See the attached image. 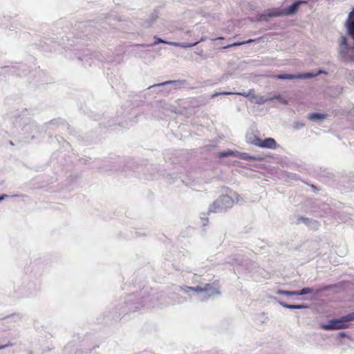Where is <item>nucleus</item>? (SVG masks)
<instances>
[{"instance_id": "nucleus-3", "label": "nucleus", "mask_w": 354, "mask_h": 354, "mask_svg": "<svg viewBox=\"0 0 354 354\" xmlns=\"http://www.w3.org/2000/svg\"><path fill=\"white\" fill-rule=\"evenodd\" d=\"M323 72L322 71H319V72L316 74H313L311 73H307L301 75H290V74H285V75H279L278 76L279 79L281 80H286V79H307V78H311L313 77H315Z\"/></svg>"}, {"instance_id": "nucleus-9", "label": "nucleus", "mask_w": 354, "mask_h": 354, "mask_svg": "<svg viewBox=\"0 0 354 354\" xmlns=\"http://www.w3.org/2000/svg\"><path fill=\"white\" fill-rule=\"evenodd\" d=\"M235 156H238V157L241 158V159L245 160H257L256 158H254L252 156H250L247 153H239V151H236Z\"/></svg>"}, {"instance_id": "nucleus-21", "label": "nucleus", "mask_w": 354, "mask_h": 354, "mask_svg": "<svg viewBox=\"0 0 354 354\" xmlns=\"http://www.w3.org/2000/svg\"><path fill=\"white\" fill-rule=\"evenodd\" d=\"M311 188L315 191V192H317L318 191L319 189H317V187L315 185H310Z\"/></svg>"}, {"instance_id": "nucleus-1", "label": "nucleus", "mask_w": 354, "mask_h": 354, "mask_svg": "<svg viewBox=\"0 0 354 354\" xmlns=\"http://www.w3.org/2000/svg\"><path fill=\"white\" fill-rule=\"evenodd\" d=\"M306 3L307 1H306L300 0L295 2L290 7L283 10H279L278 9L269 10L266 14L261 15L260 16V19L262 21H267L269 17L292 15L297 11L299 6L301 4Z\"/></svg>"}, {"instance_id": "nucleus-13", "label": "nucleus", "mask_w": 354, "mask_h": 354, "mask_svg": "<svg viewBox=\"0 0 354 354\" xmlns=\"http://www.w3.org/2000/svg\"><path fill=\"white\" fill-rule=\"evenodd\" d=\"M250 142L254 145L261 147L263 140H261L260 138L257 136H254L252 140Z\"/></svg>"}, {"instance_id": "nucleus-12", "label": "nucleus", "mask_w": 354, "mask_h": 354, "mask_svg": "<svg viewBox=\"0 0 354 354\" xmlns=\"http://www.w3.org/2000/svg\"><path fill=\"white\" fill-rule=\"evenodd\" d=\"M313 290L310 288H304L300 291H295L296 296L304 295L313 292Z\"/></svg>"}, {"instance_id": "nucleus-6", "label": "nucleus", "mask_w": 354, "mask_h": 354, "mask_svg": "<svg viewBox=\"0 0 354 354\" xmlns=\"http://www.w3.org/2000/svg\"><path fill=\"white\" fill-rule=\"evenodd\" d=\"M262 38L261 37H259L257 39H250L247 41H241V42H234V43H232L231 44H228L226 46H224L223 48H231V47H234V46H241V45H243V44H251V43H253V42H256V41H261Z\"/></svg>"}, {"instance_id": "nucleus-15", "label": "nucleus", "mask_w": 354, "mask_h": 354, "mask_svg": "<svg viewBox=\"0 0 354 354\" xmlns=\"http://www.w3.org/2000/svg\"><path fill=\"white\" fill-rule=\"evenodd\" d=\"M236 151H233L232 150H228L227 151H222L218 153L219 158L227 157L231 156H235Z\"/></svg>"}, {"instance_id": "nucleus-11", "label": "nucleus", "mask_w": 354, "mask_h": 354, "mask_svg": "<svg viewBox=\"0 0 354 354\" xmlns=\"http://www.w3.org/2000/svg\"><path fill=\"white\" fill-rule=\"evenodd\" d=\"M280 304L283 307L289 308V309H301V308H306V306L304 305H292V304H286L283 302H280Z\"/></svg>"}, {"instance_id": "nucleus-4", "label": "nucleus", "mask_w": 354, "mask_h": 354, "mask_svg": "<svg viewBox=\"0 0 354 354\" xmlns=\"http://www.w3.org/2000/svg\"><path fill=\"white\" fill-rule=\"evenodd\" d=\"M203 292H207L209 296L220 294L218 281H216L212 283H206L203 287Z\"/></svg>"}, {"instance_id": "nucleus-18", "label": "nucleus", "mask_w": 354, "mask_h": 354, "mask_svg": "<svg viewBox=\"0 0 354 354\" xmlns=\"http://www.w3.org/2000/svg\"><path fill=\"white\" fill-rule=\"evenodd\" d=\"M354 17V9L350 12V15H349V18H348V24H349V22L351 21H354V20H352V19Z\"/></svg>"}, {"instance_id": "nucleus-10", "label": "nucleus", "mask_w": 354, "mask_h": 354, "mask_svg": "<svg viewBox=\"0 0 354 354\" xmlns=\"http://www.w3.org/2000/svg\"><path fill=\"white\" fill-rule=\"evenodd\" d=\"M326 118V115L322 113H311L309 115L308 118L311 120H322Z\"/></svg>"}, {"instance_id": "nucleus-14", "label": "nucleus", "mask_w": 354, "mask_h": 354, "mask_svg": "<svg viewBox=\"0 0 354 354\" xmlns=\"http://www.w3.org/2000/svg\"><path fill=\"white\" fill-rule=\"evenodd\" d=\"M184 290H190L196 292H202L204 291L203 287L201 286H196V287H190V286H185L184 288H182Z\"/></svg>"}, {"instance_id": "nucleus-19", "label": "nucleus", "mask_w": 354, "mask_h": 354, "mask_svg": "<svg viewBox=\"0 0 354 354\" xmlns=\"http://www.w3.org/2000/svg\"><path fill=\"white\" fill-rule=\"evenodd\" d=\"M341 46H344L345 47L347 46V39L345 37H342Z\"/></svg>"}, {"instance_id": "nucleus-23", "label": "nucleus", "mask_w": 354, "mask_h": 354, "mask_svg": "<svg viewBox=\"0 0 354 354\" xmlns=\"http://www.w3.org/2000/svg\"><path fill=\"white\" fill-rule=\"evenodd\" d=\"M5 347H6V346H0V349H2V348H5Z\"/></svg>"}, {"instance_id": "nucleus-2", "label": "nucleus", "mask_w": 354, "mask_h": 354, "mask_svg": "<svg viewBox=\"0 0 354 354\" xmlns=\"http://www.w3.org/2000/svg\"><path fill=\"white\" fill-rule=\"evenodd\" d=\"M353 320H354V312L348 314L340 319H333L328 324H322L321 328L326 330L346 328L348 327V324L347 323Z\"/></svg>"}, {"instance_id": "nucleus-7", "label": "nucleus", "mask_w": 354, "mask_h": 354, "mask_svg": "<svg viewBox=\"0 0 354 354\" xmlns=\"http://www.w3.org/2000/svg\"><path fill=\"white\" fill-rule=\"evenodd\" d=\"M156 44L158 43H165V44H169L170 45H172V46H180V47H183V48H189V47H192L194 45H196L197 44V42H195L194 44H180V43H177V42H167L161 39H158V41L157 42H156Z\"/></svg>"}, {"instance_id": "nucleus-5", "label": "nucleus", "mask_w": 354, "mask_h": 354, "mask_svg": "<svg viewBox=\"0 0 354 354\" xmlns=\"http://www.w3.org/2000/svg\"><path fill=\"white\" fill-rule=\"evenodd\" d=\"M278 145L274 138H268L263 140L261 148L277 149Z\"/></svg>"}, {"instance_id": "nucleus-8", "label": "nucleus", "mask_w": 354, "mask_h": 354, "mask_svg": "<svg viewBox=\"0 0 354 354\" xmlns=\"http://www.w3.org/2000/svg\"><path fill=\"white\" fill-rule=\"evenodd\" d=\"M231 201L230 198L227 196H223L219 199L216 200L214 203V206L215 207H222L223 204L227 203Z\"/></svg>"}, {"instance_id": "nucleus-22", "label": "nucleus", "mask_w": 354, "mask_h": 354, "mask_svg": "<svg viewBox=\"0 0 354 354\" xmlns=\"http://www.w3.org/2000/svg\"><path fill=\"white\" fill-rule=\"evenodd\" d=\"M6 197H7V195H6V194L0 196V201H3Z\"/></svg>"}, {"instance_id": "nucleus-20", "label": "nucleus", "mask_w": 354, "mask_h": 354, "mask_svg": "<svg viewBox=\"0 0 354 354\" xmlns=\"http://www.w3.org/2000/svg\"><path fill=\"white\" fill-rule=\"evenodd\" d=\"M175 82H176V81L170 80V81H167V82H164L162 84H160L159 85L171 84H174Z\"/></svg>"}, {"instance_id": "nucleus-17", "label": "nucleus", "mask_w": 354, "mask_h": 354, "mask_svg": "<svg viewBox=\"0 0 354 354\" xmlns=\"http://www.w3.org/2000/svg\"><path fill=\"white\" fill-rule=\"evenodd\" d=\"M277 293L278 295H286V296H293V295H296V292L295 291H288V290H279L277 292Z\"/></svg>"}, {"instance_id": "nucleus-16", "label": "nucleus", "mask_w": 354, "mask_h": 354, "mask_svg": "<svg viewBox=\"0 0 354 354\" xmlns=\"http://www.w3.org/2000/svg\"><path fill=\"white\" fill-rule=\"evenodd\" d=\"M232 94H237V95H244V96H248V94L242 93H232V92H222V93H214L212 95V97H214L220 95H232Z\"/></svg>"}]
</instances>
